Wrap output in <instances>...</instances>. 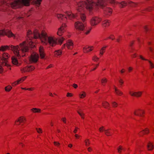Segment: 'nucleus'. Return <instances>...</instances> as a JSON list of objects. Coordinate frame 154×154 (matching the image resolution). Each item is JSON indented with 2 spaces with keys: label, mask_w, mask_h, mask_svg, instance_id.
Returning a JSON list of instances; mask_svg holds the SVG:
<instances>
[{
  "label": "nucleus",
  "mask_w": 154,
  "mask_h": 154,
  "mask_svg": "<svg viewBox=\"0 0 154 154\" xmlns=\"http://www.w3.org/2000/svg\"><path fill=\"white\" fill-rule=\"evenodd\" d=\"M115 94L118 96H121L123 94V92L120 90L118 89V88L115 87Z\"/></svg>",
  "instance_id": "nucleus-31"
},
{
  "label": "nucleus",
  "mask_w": 154,
  "mask_h": 154,
  "mask_svg": "<svg viewBox=\"0 0 154 154\" xmlns=\"http://www.w3.org/2000/svg\"><path fill=\"white\" fill-rule=\"evenodd\" d=\"M10 55L7 53L4 52L2 54V58L0 62L2 63L3 66L8 65V59Z\"/></svg>",
  "instance_id": "nucleus-8"
},
{
  "label": "nucleus",
  "mask_w": 154,
  "mask_h": 154,
  "mask_svg": "<svg viewBox=\"0 0 154 154\" xmlns=\"http://www.w3.org/2000/svg\"><path fill=\"white\" fill-rule=\"evenodd\" d=\"M123 147L121 146H119L118 149V152L119 154H121L122 150H124Z\"/></svg>",
  "instance_id": "nucleus-40"
},
{
  "label": "nucleus",
  "mask_w": 154,
  "mask_h": 154,
  "mask_svg": "<svg viewBox=\"0 0 154 154\" xmlns=\"http://www.w3.org/2000/svg\"><path fill=\"white\" fill-rule=\"evenodd\" d=\"M137 54L136 53L133 54L131 55V57L133 58H136L137 57Z\"/></svg>",
  "instance_id": "nucleus-56"
},
{
  "label": "nucleus",
  "mask_w": 154,
  "mask_h": 154,
  "mask_svg": "<svg viewBox=\"0 0 154 154\" xmlns=\"http://www.w3.org/2000/svg\"><path fill=\"white\" fill-rule=\"evenodd\" d=\"M26 78L27 76H24L18 80L19 83H20L23 82L24 80H25V79Z\"/></svg>",
  "instance_id": "nucleus-42"
},
{
  "label": "nucleus",
  "mask_w": 154,
  "mask_h": 154,
  "mask_svg": "<svg viewBox=\"0 0 154 154\" xmlns=\"http://www.w3.org/2000/svg\"><path fill=\"white\" fill-rule=\"evenodd\" d=\"M94 5L103 8L106 4L103 0H97L96 2L93 0H86L77 3L76 8L79 12H85L87 11L90 14L94 9Z\"/></svg>",
  "instance_id": "nucleus-1"
},
{
  "label": "nucleus",
  "mask_w": 154,
  "mask_h": 154,
  "mask_svg": "<svg viewBox=\"0 0 154 154\" xmlns=\"http://www.w3.org/2000/svg\"><path fill=\"white\" fill-rule=\"evenodd\" d=\"M41 41L46 45L49 44L51 46L54 47L57 44V38L54 36H48L46 32L42 31L41 32Z\"/></svg>",
  "instance_id": "nucleus-3"
},
{
  "label": "nucleus",
  "mask_w": 154,
  "mask_h": 154,
  "mask_svg": "<svg viewBox=\"0 0 154 154\" xmlns=\"http://www.w3.org/2000/svg\"><path fill=\"white\" fill-rule=\"evenodd\" d=\"M87 95V93L85 91H81L78 94V96L80 99H84Z\"/></svg>",
  "instance_id": "nucleus-20"
},
{
  "label": "nucleus",
  "mask_w": 154,
  "mask_h": 154,
  "mask_svg": "<svg viewBox=\"0 0 154 154\" xmlns=\"http://www.w3.org/2000/svg\"><path fill=\"white\" fill-rule=\"evenodd\" d=\"M11 59L12 63L13 64L17 66H19L20 65V64L18 63V60L16 58L13 57H12Z\"/></svg>",
  "instance_id": "nucleus-30"
},
{
  "label": "nucleus",
  "mask_w": 154,
  "mask_h": 154,
  "mask_svg": "<svg viewBox=\"0 0 154 154\" xmlns=\"http://www.w3.org/2000/svg\"><path fill=\"white\" fill-rule=\"evenodd\" d=\"M74 47V43L73 41L70 39L68 40L66 43L64 44L62 46L61 49L62 50L64 49L66 47L68 50H72Z\"/></svg>",
  "instance_id": "nucleus-6"
},
{
  "label": "nucleus",
  "mask_w": 154,
  "mask_h": 154,
  "mask_svg": "<svg viewBox=\"0 0 154 154\" xmlns=\"http://www.w3.org/2000/svg\"><path fill=\"white\" fill-rule=\"evenodd\" d=\"M107 1L110 4L114 5L119 4V7L120 8H123L125 7L128 4L125 1H123L120 2H116L115 0H107Z\"/></svg>",
  "instance_id": "nucleus-7"
},
{
  "label": "nucleus",
  "mask_w": 154,
  "mask_h": 154,
  "mask_svg": "<svg viewBox=\"0 0 154 154\" xmlns=\"http://www.w3.org/2000/svg\"><path fill=\"white\" fill-rule=\"evenodd\" d=\"M79 129V128H76L75 130H74L73 131V132L75 133L77 132V131Z\"/></svg>",
  "instance_id": "nucleus-64"
},
{
  "label": "nucleus",
  "mask_w": 154,
  "mask_h": 154,
  "mask_svg": "<svg viewBox=\"0 0 154 154\" xmlns=\"http://www.w3.org/2000/svg\"><path fill=\"white\" fill-rule=\"evenodd\" d=\"M65 13L70 20L73 19L77 17V14H74L71 11H66Z\"/></svg>",
  "instance_id": "nucleus-16"
},
{
  "label": "nucleus",
  "mask_w": 154,
  "mask_h": 154,
  "mask_svg": "<svg viewBox=\"0 0 154 154\" xmlns=\"http://www.w3.org/2000/svg\"><path fill=\"white\" fill-rule=\"evenodd\" d=\"M133 68L132 67H129L128 68V72H131V71H132L133 69Z\"/></svg>",
  "instance_id": "nucleus-57"
},
{
  "label": "nucleus",
  "mask_w": 154,
  "mask_h": 154,
  "mask_svg": "<svg viewBox=\"0 0 154 154\" xmlns=\"http://www.w3.org/2000/svg\"><path fill=\"white\" fill-rule=\"evenodd\" d=\"M105 134L107 136H110L113 134V131L111 129H108L105 131Z\"/></svg>",
  "instance_id": "nucleus-27"
},
{
  "label": "nucleus",
  "mask_w": 154,
  "mask_h": 154,
  "mask_svg": "<svg viewBox=\"0 0 154 154\" xmlns=\"http://www.w3.org/2000/svg\"><path fill=\"white\" fill-rule=\"evenodd\" d=\"M139 57L140 58V59H141L142 60H147V59H146L145 58H144L142 55H139Z\"/></svg>",
  "instance_id": "nucleus-53"
},
{
  "label": "nucleus",
  "mask_w": 154,
  "mask_h": 154,
  "mask_svg": "<svg viewBox=\"0 0 154 154\" xmlns=\"http://www.w3.org/2000/svg\"><path fill=\"white\" fill-rule=\"evenodd\" d=\"M6 35L9 37H14V35L12 32L8 29H4L0 31V36Z\"/></svg>",
  "instance_id": "nucleus-10"
},
{
  "label": "nucleus",
  "mask_w": 154,
  "mask_h": 154,
  "mask_svg": "<svg viewBox=\"0 0 154 154\" xmlns=\"http://www.w3.org/2000/svg\"><path fill=\"white\" fill-rule=\"evenodd\" d=\"M72 86L75 89L77 88L78 87V85L75 84H73Z\"/></svg>",
  "instance_id": "nucleus-60"
},
{
  "label": "nucleus",
  "mask_w": 154,
  "mask_h": 154,
  "mask_svg": "<svg viewBox=\"0 0 154 154\" xmlns=\"http://www.w3.org/2000/svg\"><path fill=\"white\" fill-rule=\"evenodd\" d=\"M26 78L27 76H24L18 80L19 83H20L23 82L24 80H25V79Z\"/></svg>",
  "instance_id": "nucleus-41"
},
{
  "label": "nucleus",
  "mask_w": 154,
  "mask_h": 154,
  "mask_svg": "<svg viewBox=\"0 0 154 154\" xmlns=\"http://www.w3.org/2000/svg\"><path fill=\"white\" fill-rule=\"evenodd\" d=\"M107 46L105 45L102 47L100 50L99 55L100 56H102L105 52L106 48L107 47Z\"/></svg>",
  "instance_id": "nucleus-25"
},
{
  "label": "nucleus",
  "mask_w": 154,
  "mask_h": 154,
  "mask_svg": "<svg viewBox=\"0 0 154 154\" xmlns=\"http://www.w3.org/2000/svg\"><path fill=\"white\" fill-rule=\"evenodd\" d=\"M41 33L40 35L38 30H34L33 33L31 30H28L27 34L26 41H25L26 42V44L28 48V50H29L28 45L30 46L31 47H32L34 45V43L32 41V39L33 38L36 39L39 38L41 39Z\"/></svg>",
  "instance_id": "nucleus-4"
},
{
  "label": "nucleus",
  "mask_w": 154,
  "mask_h": 154,
  "mask_svg": "<svg viewBox=\"0 0 154 154\" xmlns=\"http://www.w3.org/2000/svg\"><path fill=\"white\" fill-rule=\"evenodd\" d=\"M112 9L110 8H106L104 10V13L107 15L110 16L112 14Z\"/></svg>",
  "instance_id": "nucleus-19"
},
{
  "label": "nucleus",
  "mask_w": 154,
  "mask_h": 154,
  "mask_svg": "<svg viewBox=\"0 0 154 154\" xmlns=\"http://www.w3.org/2000/svg\"><path fill=\"white\" fill-rule=\"evenodd\" d=\"M102 21V19L101 18L97 16H94L91 18L90 23L91 26H95L98 25Z\"/></svg>",
  "instance_id": "nucleus-5"
},
{
  "label": "nucleus",
  "mask_w": 154,
  "mask_h": 154,
  "mask_svg": "<svg viewBox=\"0 0 154 154\" xmlns=\"http://www.w3.org/2000/svg\"><path fill=\"white\" fill-rule=\"evenodd\" d=\"M81 19L83 22L85 21L86 19V16L85 14L84 13H81L80 15Z\"/></svg>",
  "instance_id": "nucleus-34"
},
{
  "label": "nucleus",
  "mask_w": 154,
  "mask_h": 154,
  "mask_svg": "<svg viewBox=\"0 0 154 154\" xmlns=\"http://www.w3.org/2000/svg\"><path fill=\"white\" fill-rule=\"evenodd\" d=\"M62 53V51L61 50H58L55 51H54V56L55 57H57L61 55Z\"/></svg>",
  "instance_id": "nucleus-33"
},
{
  "label": "nucleus",
  "mask_w": 154,
  "mask_h": 154,
  "mask_svg": "<svg viewBox=\"0 0 154 154\" xmlns=\"http://www.w3.org/2000/svg\"><path fill=\"white\" fill-rule=\"evenodd\" d=\"M119 83H120V85H123L124 83V80H123V79H122L121 78H120V79H119Z\"/></svg>",
  "instance_id": "nucleus-47"
},
{
  "label": "nucleus",
  "mask_w": 154,
  "mask_h": 154,
  "mask_svg": "<svg viewBox=\"0 0 154 154\" xmlns=\"http://www.w3.org/2000/svg\"><path fill=\"white\" fill-rule=\"evenodd\" d=\"M78 113L80 116H84L85 114L82 111H78Z\"/></svg>",
  "instance_id": "nucleus-51"
},
{
  "label": "nucleus",
  "mask_w": 154,
  "mask_h": 154,
  "mask_svg": "<svg viewBox=\"0 0 154 154\" xmlns=\"http://www.w3.org/2000/svg\"><path fill=\"white\" fill-rule=\"evenodd\" d=\"M94 48V47L93 46L86 45L83 48V51L84 53H87L92 51Z\"/></svg>",
  "instance_id": "nucleus-17"
},
{
  "label": "nucleus",
  "mask_w": 154,
  "mask_h": 154,
  "mask_svg": "<svg viewBox=\"0 0 154 154\" xmlns=\"http://www.w3.org/2000/svg\"><path fill=\"white\" fill-rule=\"evenodd\" d=\"M110 21L109 20H105L103 21L102 23V25L104 27H108L110 25Z\"/></svg>",
  "instance_id": "nucleus-26"
},
{
  "label": "nucleus",
  "mask_w": 154,
  "mask_h": 154,
  "mask_svg": "<svg viewBox=\"0 0 154 154\" xmlns=\"http://www.w3.org/2000/svg\"><path fill=\"white\" fill-rule=\"evenodd\" d=\"M75 137H76V138L77 139H78L79 138V137H80V136L78 134H75Z\"/></svg>",
  "instance_id": "nucleus-63"
},
{
  "label": "nucleus",
  "mask_w": 154,
  "mask_h": 154,
  "mask_svg": "<svg viewBox=\"0 0 154 154\" xmlns=\"http://www.w3.org/2000/svg\"><path fill=\"white\" fill-rule=\"evenodd\" d=\"M120 72L122 74L124 73L125 72V69H122L121 70H120Z\"/></svg>",
  "instance_id": "nucleus-61"
},
{
  "label": "nucleus",
  "mask_w": 154,
  "mask_h": 154,
  "mask_svg": "<svg viewBox=\"0 0 154 154\" xmlns=\"http://www.w3.org/2000/svg\"><path fill=\"white\" fill-rule=\"evenodd\" d=\"M35 69L34 66H26L21 68L20 71L22 73H24L28 72H30L33 71Z\"/></svg>",
  "instance_id": "nucleus-11"
},
{
  "label": "nucleus",
  "mask_w": 154,
  "mask_h": 154,
  "mask_svg": "<svg viewBox=\"0 0 154 154\" xmlns=\"http://www.w3.org/2000/svg\"><path fill=\"white\" fill-rule=\"evenodd\" d=\"M66 27V23L62 24L60 28H59L57 32V34L59 36H61L63 35L65 31V28Z\"/></svg>",
  "instance_id": "nucleus-14"
},
{
  "label": "nucleus",
  "mask_w": 154,
  "mask_h": 154,
  "mask_svg": "<svg viewBox=\"0 0 154 154\" xmlns=\"http://www.w3.org/2000/svg\"><path fill=\"white\" fill-rule=\"evenodd\" d=\"M109 38L110 39H111L112 40H113L115 39V37L114 35H111L108 38Z\"/></svg>",
  "instance_id": "nucleus-50"
},
{
  "label": "nucleus",
  "mask_w": 154,
  "mask_h": 154,
  "mask_svg": "<svg viewBox=\"0 0 154 154\" xmlns=\"http://www.w3.org/2000/svg\"><path fill=\"white\" fill-rule=\"evenodd\" d=\"M112 107L114 108H116L118 106V103L115 101H113L111 103Z\"/></svg>",
  "instance_id": "nucleus-37"
},
{
  "label": "nucleus",
  "mask_w": 154,
  "mask_h": 154,
  "mask_svg": "<svg viewBox=\"0 0 154 154\" xmlns=\"http://www.w3.org/2000/svg\"><path fill=\"white\" fill-rule=\"evenodd\" d=\"M143 93V91H142L134 92L130 91L129 92V94L132 97L138 98L141 97L142 96Z\"/></svg>",
  "instance_id": "nucleus-13"
},
{
  "label": "nucleus",
  "mask_w": 154,
  "mask_h": 154,
  "mask_svg": "<svg viewBox=\"0 0 154 154\" xmlns=\"http://www.w3.org/2000/svg\"><path fill=\"white\" fill-rule=\"evenodd\" d=\"M149 129L148 128H146L145 130L140 131L139 133V135L140 136H142L144 135L148 134L149 133Z\"/></svg>",
  "instance_id": "nucleus-32"
},
{
  "label": "nucleus",
  "mask_w": 154,
  "mask_h": 154,
  "mask_svg": "<svg viewBox=\"0 0 154 154\" xmlns=\"http://www.w3.org/2000/svg\"><path fill=\"white\" fill-rule=\"evenodd\" d=\"M62 120L65 123H66V119L64 117L62 119Z\"/></svg>",
  "instance_id": "nucleus-58"
},
{
  "label": "nucleus",
  "mask_w": 154,
  "mask_h": 154,
  "mask_svg": "<svg viewBox=\"0 0 154 154\" xmlns=\"http://www.w3.org/2000/svg\"><path fill=\"white\" fill-rule=\"evenodd\" d=\"M102 106L105 109H109L110 106L109 103L106 101H103L102 103Z\"/></svg>",
  "instance_id": "nucleus-22"
},
{
  "label": "nucleus",
  "mask_w": 154,
  "mask_h": 154,
  "mask_svg": "<svg viewBox=\"0 0 154 154\" xmlns=\"http://www.w3.org/2000/svg\"><path fill=\"white\" fill-rule=\"evenodd\" d=\"M39 51L41 58L44 59L45 56V54L44 52V49L42 46H40L39 48Z\"/></svg>",
  "instance_id": "nucleus-21"
},
{
  "label": "nucleus",
  "mask_w": 154,
  "mask_h": 154,
  "mask_svg": "<svg viewBox=\"0 0 154 154\" xmlns=\"http://www.w3.org/2000/svg\"><path fill=\"white\" fill-rule=\"evenodd\" d=\"M26 43V42H23L20 44L19 46H14L12 45H2L0 47V51L4 52L11 50L17 56L24 57L25 55V53L28 51V48Z\"/></svg>",
  "instance_id": "nucleus-2"
},
{
  "label": "nucleus",
  "mask_w": 154,
  "mask_h": 154,
  "mask_svg": "<svg viewBox=\"0 0 154 154\" xmlns=\"http://www.w3.org/2000/svg\"><path fill=\"white\" fill-rule=\"evenodd\" d=\"M65 40V38L62 37L57 38V44L61 45Z\"/></svg>",
  "instance_id": "nucleus-29"
},
{
  "label": "nucleus",
  "mask_w": 154,
  "mask_h": 154,
  "mask_svg": "<svg viewBox=\"0 0 154 154\" xmlns=\"http://www.w3.org/2000/svg\"><path fill=\"white\" fill-rule=\"evenodd\" d=\"M147 149L148 151H152L154 148V145L151 142H149L147 146Z\"/></svg>",
  "instance_id": "nucleus-24"
},
{
  "label": "nucleus",
  "mask_w": 154,
  "mask_h": 154,
  "mask_svg": "<svg viewBox=\"0 0 154 154\" xmlns=\"http://www.w3.org/2000/svg\"><path fill=\"white\" fill-rule=\"evenodd\" d=\"M39 57L38 54L37 53L34 52L31 54L29 60L30 62L35 63L38 61Z\"/></svg>",
  "instance_id": "nucleus-12"
},
{
  "label": "nucleus",
  "mask_w": 154,
  "mask_h": 154,
  "mask_svg": "<svg viewBox=\"0 0 154 154\" xmlns=\"http://www.w3.org/2000/svg\"><path fill=\"white\" fill-rule=\"evenodd\" d=\"M147 61L149 63L150 67L151 69L154 68V64L150 60H148Z\"/></svg>",
  "instance_id": "nucleus-43"
},
{
  "label": "nucleus",
  "mask_w": 154,
  "mask_h": 154,
  "mask_svg": "<svg viewBox=\"0 0 154 154\" xmlns=\"http://www.w3.org/2000/svg\"><path fill=\"white\" fill-rule=\"evenodd\" d=\"M144 29L146 31H147L148 30V27L147 26H144Z\"/></svg>",
  "instance_id": "nucleus-59"
},
{
  "label": "nucleus",
  "mask_w": 154,
  "mask_h": 154,
  "mask_svg": "<svg viewBox=\"0 0 154 154\" xmlns=\"http://www.w3.org/2000/svg\"><path fill=\"white\" fill-rule=\"evenodd\" d=\"M19 84H20L19 82L18 81V80H17V81H16L12 83L11 85L12 86L14 87Z\"/></svg>",
  "instance_id": "nucleus-44"
},
{
  "label": "nucleus",
  "mask_w": 154,
  "mask_h": 154,
  "mask_svg": "<svg viewBox=\"0 0 154 154\" xmlns=\"http://www.w3.org/2000/svg\"><path fill=\"white\" fill-rule=\"evenodd\" d=\"M66 97H72L73 96V94L71 93H67L66 94Z\"/></svg>",
  "instance_id": "nucleus-52"
},
{
  "label": "nucleus",
  "mask_w": 154,
  "mask_h": 154,
  "mask_svg": "<svg viewBox=\"0 0 154 154\" xmlns=\"http://www.w3.org/2000/svg\"><path fill=\"white\" fill-rule=\"evenodd\" d=\"M36 130L37 131V132L39 133H42V131L41 128H36Z\"/></svg>",
  "instance_id": "nucleus-46"
},
{
  "label": "nucleus",
  "mask_w": 154,
  "mask_h": 154,
  "mask_svg": "<svg viewBox=\"0 0 154 154\" xmlns=\"http://www.w3.org/2000/svg\"><path fill=\"white\" fill-rule=\"evenodd\" d=\"M85 146H89L90 144V142L89 139H86L84 140Z\"/></svg>",
  "instance_id": "nucleus-39"
},
{
  "label": "nucleus",
  "mask_w": 154,
  "mask_h": 154,
  "mask_svg": "<svg viewBox=\"0 0 154 154\" xmlns=\"http://www.w3.org/2000/svg\"><path fill=\"white\" fill-rule=\"evenodd\" d=\"M88 151L89 152H91L92 151V149L91 147H89L88 148Z\"/></svg>",
  "instance_id": "nucleus-62"
},
{
  "label": "nucleus",
  "mask_w": 154,
  "mask_h": 154,
  "mask_svg": "<svg viewBox=\"0 0 154 154\" xmlns=\"http://www.w3.org/2000/svg\"><path fill=\"white\" fill-rule=\"evenodd\" d=\"M30 111L32 113L34 114L39 113L41 112V110L40 109L36 108L31 109Z\"/></svg>",
  "instance_id": "nucleus-23"
},
{
  "label": "nucleus",
  "mask_w": 154,
  "mask_h": 154,
  "mask_svg": "<svg viewBox=\"0 0 154 154\" xmlns=\"http://www.w3.org/2000/svg\"><path fill=\"white\" fill-rule=\"evenodd\" d=\"M108 79L106 77H103L100 79V82L102 85L105 86L108 82Z\"/></svg>",
  "instance_id": "nucleus-28"
},
{
  "label": "nucleus",
  "mask_w": 154,
  "mask_h": 154,
  "mask_svg": "<svg viewBox=\"0 0 154 154\" xmlns=\"http://www.w3.org/2000/svg\"><path fill=\"white\" fill-rule=\"evenodd\" d=\"M64 16V15L60 14H57L56 15V16L58 19H61V20H63V17Z\"/></svg>",
  "instance_id": "nucleus-36"
},
{
  "label": "nucleus",
  "mask_w": 154,
  "mask_h": 154,
  "mask_svg": "<svg viewBox=\"0 0 154 154\" xmlns=\"http://www.w3.org/2000/svg\"><path fill=\"white\" fill-rule=\"evenodd\" d=\"M12 89V87L10 85H8L5 88V91L7 92H10Z\"/></svg>",
  "instance_id": "nucleus-35"
},
{
  "label": "nucleus",
  "mask_w": 154,
  "mask_h": 154,
  "mask_svg": "<svg viewBox=\"0 0 154 154\" xmlns=\"http://www.w3.org/2000/svg\"><path fill=\"white\" fill-rule=\"evenodd\" d=\"M128 4L131 6L135 7L137 5V3L131 1L128 2Z\"/></svg>",
  "instance_id": "nucleus-38"
},
{
  "label": "nucleus",
  "mask_w": 154,
  "mask_h": 154,
  "mask_svg": "<svg viewBox=\"0 0 154 154\" xmlns=\"http://www.w3.org/2000/svg\"><path fill=\"white\" fill-rule=\"evenodd\" d=\"M134 114L135 116H142L146 114L145 111L143 109H140L136 110L134 112Z\"/></svg>",
  "instance_id": "nucleus-18"
},
{
  "label": "nucleus",
  "mask_w": 154,
  "mask_h": 154,
  "mask_svg": "<svg viewBox=\"0 0 154 154\" xmlns=\"http://www.w3.org/2000/svg\"><path fill=\"white\" fill-rule=\"evenodd\" d=\"M54 144L55 146L58 147L60 145V143L58 142H54Z\"/></svg>",
  "instance_id": "nucleus-54"
},
{
  "label": "nucleus",
  "mask_w": 154,
  "mask_h": 154,
  "mask_svg": "<svg viewBox=\"0 0 154 154\" xmlns=\"http://www.w3.org/2000/svg\"><path fill=\"white\" fill-rule=\"evenodd\" d=\"M99 131L100 132H103L104 131H105V130L104 129V127L102 126L99 129Z\"/></svg>",
  "instance_id": "nucleus-49"
},
{
  "label": "nucleus",
  "mask_w": 154,
  "mask_h": 154,
  "mask_svg": "<svg viewBox=\"0 0 154 154\" xmlns=\"http://www.w3.org/2000/svg\"><path fill=\"white\" fill-rule=\"evenodd\" d=\"M75 28L79 31H83L85 29L84 24L82 22L78 21L75 23L74 24Z\"/></svg>",
  "instance_id": "nucleus-9"
},
{
  "label": "nucleus",
  "mask_w": 154,
  "mask_h": 154,
  "mask_svg": "<svg viewBox=\"0 0 154 154\" xmlns=\"http://www.w3.org/2000/svg\"><path fill=\"white\" fill-rule=\"evenodd\" d=\"M26 121L25 117L24 116H21L15 121V124L16 125H19L20 124L22 125Z\"/></svg>",
  "instance_id": "nucleus-15"
},
{
  "label": "nucleus",
  "mask_w": 154,
  "mask_h": 154,
  "mask_svg": "<svg viewBox=\"0 0 154 154\" xmlns=\"http://www.w3.org/2000/svg\"><path fill=\"white\" fill-rule=\"evenodd\" d=\"M99 64H97L95 65V67L93 68H91V69L90 71H94L97 68Z\"/></svg>",
  "instance_id": "nucleus-48"
},
{
  "label": "nucleus",
  "mask_w": 154,
  "mask_h": 154,
  "mask_svg": "<svg viewBox=\"0 0 154 154\" xmlns=\"http://www.w3.org/2000/svg\"><path fill=\"white\" fill-rule=\"evenodd\" d=\"M92 28H90L88 30H87L85 32V34L86 35L88 34L91 31V29Z\"/></svg>",
  "instance_id": "nucleus-55"
},
{
  "label": "nucleus",
  "mask_w": 154,
  "mask_h": 154,
  "mask_svg": "<svg viewBox=\"0 0 154 154\" xmlns=\"http://www.w3.org/2000/svg\"><path fill=\"white\" fill-rule=\"evenodd\" d=\"M99 59V58L96 56H94L92 58V60L94 61H97Z\"/></svg>",
  "instance_id": "nucleus-45"
}]
</instances>
